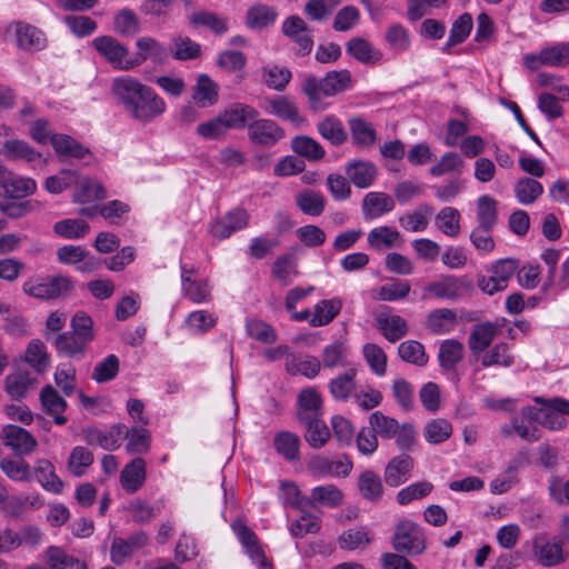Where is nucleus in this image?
I'll return each instance as SVG.
<instances>
[{"label":"nucleus","instance_id":"48","mask_svg":"<svg viewBox=\"0 0 569 569\" xmlns=\"http://www.w3.org/2000/svg\"><path fill=\"white\" fill-rule=\"evenodd\" d=\"M317 128L320 136L333 146H340L347 140V132L342 122L333 116L326 117L318 123Z\"/></svg>","mask_w":569,"mask_h":569},{"label":"nucleus","instance_id":"12","mask_svg":"<svg viewBox=\"0 0 569 569\" xmlns=\"http://www.w3.org/2000/svg\"><path fill=\"white\" fill-rule=\"evenodd\" d=\"M248 223L249 213L247 210L236 208L216 220L210 228V232L217 239H227L236 231L244 229Z\"/></svg>","mask_w":569,"mask_h":569},{"label":"nucleus","instance_id":"11","mask_svg":"<svg viewBox=\"0 0 569 569\" xmlns=\"http://www.w3.org/2000/svg\"><path fill=\"white\" fill-rule=\"evenodd\" d=\"M533 555L543 567H555L566 561L568 553L563 546L556 539L538 537L533 541Z\"/></svg>","mask_w":569,"mask_h":569},{"label":"nucleus","instance_id":"17","mask_svg":"<svg viewBox=\"0 0 569 569\" xmlns=\"http://www.w3.org/2000/svg\"><path fill=\"white\" fill-rule=\"evenodd\" d=\"M298 421L310 420L322 416L321 395L312 387L302 389L298 395Z\"/></svg>","mask_w":569,"mask_h":569},{"label":"nucleus","instance_id":"5","mask_svg":"<svg viewBox=\"0 0 569 569\" xmlns=\"http://www.w3.org/2000/svg\"><path fill=\"white\" fill-rule=\"evenodd\" d=\"M111 89L126 111L133 118L139 119V108L142 102V83L138 79L124 76L113 79Z\"/></svg>","mask_w":569,"mask_h":569},{"label":"nucleus","instance_id":"54","mask_svg":"<svg viewBox=\"0 0 569 569\" xmlns=\"http://www.w3.org/2000/svg\"><path fill=\"white\" fill-rule=\"evenodd\" d=\"M369 425L377 436L383 439H392L399 431V422L381 411H375L369 416Z\"/></svg>","mask_w":569,"mask_h":569},{"label":"nucleus","instance_id":"25","mask_svg":"<svg viewBox=\"0 0 569 569\" xmlns=\"http://www.w3.org/2000/svg\"><path fill=\"white\" fill-rule=\"evenodd\" d=\"M295 202L302 213L310 217H319L326 209L327 199L319 191L305 189L296 193Z\"/></svg>","mask_w":569,"mask_h":569},{"label":"nucleus","instance_id":"28","mask_svg":"<svg viewBox=\"0 0 569 569\" xmlns=\"http://www.w3.org/2000/svg\"><path fill=\"white\" fill-rule=\"evenodd\" d=\"M395 208V201L385 192H369L362 201V212L365 218L373 219L383 213L390 212Z\"/></svg>","mask_w":569,"mask_h":569},{"label":"nucleus","instance_id":"47","mask_svg":"<svg viewBox=\"0 0 569 569\" xmlns=\"http://www.w3.org/2000/svg\"><path fill=\"white\" fill-rule=\"evenodd\" d=\"M48 569H87L84 562L66 553L61 548L51 546L46 550Z\"/></svg>","mask_w":569,"mask_h":569},{"label":"nucleus","instance_id":"3","mask_svg":"<svg viewBox=\"0 0 569 569\" xmlns=\"http://www.w3.org/2000/svg\"><path fill=\"white\" fill-rule=\"evenodd\" d=\"M74 289V281L63 274L29 280L23 283V291L33 298L49 300L68 297Z\"/></svg>","mask_w":569,"mask_h":569},{"label":"nucleus","instance_id":"62","mask_svg":"<svg viewBox=\"0 0 569 569\" xmlns=\"http://www.w3.org/2000/svg\"><path fill=\"white\" fill-rule=\"evenodd\" d=\"M106 196V190L98 180L86 178L80 182L79 190L74 193V201L88 203L104 199Z\"/></svg>","mask_w":569,"mask_h":569},{"label":"nucleus","instance_id":"14","mask_svg":"<svg viewBox=\"0 0 569 569\" xmlns=\"http://www.w3.org/2000/svg\"><path fill=\"white\" fill-rule=\"evenodd\" d=\"M506 319L497 320L496 322H480L476 325L470 332L468 339V347L473 355H479L487 350L496 338L499 327L505 325Z\"/></svg>","mask_w":569,"mask_h":569},{"label":"nucleus","instance_id":"51","mask_svg":"<svg viewBox=\"0 0 569 569\" xmlns=\"http://www.w3.org/2000/svg\"><path fill=\"white\" fill-rule=\"evenodd\" d=\"M262 78L268 88L277 91H283L290 82L292 74L286 67L271 64L262 68Z\"/></svg>","mask_w":569,"mask_h":569},{"label":"nucleus","instance_id":"16","mask_svg":"<svg viewBox=\"0 0 569 569\" xmlns=\"http://www.w3.org/2000/svg\"><path fill=\"white\" fill-rule=\"evenodd\" d=\"M413 460L408 455L393 457L385 468V481L390 487H399L411 477Z\"/></svg>","mask_w":569,"mask_h":569},{"label":"nucleus","instance_id":"37","mask_svg":"<svg viewBox=\"0 0 569 569\" xmlns=\"http://www.w3.org/2000/svg\"><path fill=\"white\" fill-rule=\"evenodd\" d=\"M342 302L340 299L321 300L315 306L313 316L309 322L312 327H322L330 323L340 312Z\"/></svg>","mask_w":569,"mask_h":569},{"label":"nucleus","instance_id":"20","mask_svg":"<svg viewBox=\"0 0 569 569\" xmlns=\"http://www.w3.org/2000/svg\"><path fill=\"white\" fill-rule=\"evenodd\" d=\"M17 46L27 51H40L47 46L43 31L28 23H18L16 27Z\"/></svg>","mask_w":569,"mask_h":569},{"label":"nucleus","instance_id":"23","mask_svg":"<svg viewBox=\"0 0 569 569\" xmlns=\"http://www.w3.org/2000/svg\"><path fill=\"white\" fill-rule=\"evenodd\" d=\"M40 401L43 410L53 417L57 425L62 426L67 422V418L62 415L67 402L52 386L48 385L42 388Z\"/></svg>","mask_w":569,"mask_h":569},{"label":"nucleus","instance_id":"43","mask_svg":"<svg viewBox=\"0 0 569 569\" xmlns=\"http://www.w3.org/2000/svg\"><path fill=\"white\" fill-rule=\"evenodd\" d=\"M38 481L47 491L56 495L61 493L63 489L62 480L56 475L53 465L48 460H39L34 468Z\"/></svg>","mask_w":569,"mask_h":569},{"label":"nucleus","instance_id":"35","mask_svg":"<svg viewBox=\"0 0 569 569\" xmlns=\"http://www.w3.org/2000/svg\"><path fill=\"white\" fill-rule=\"evenodd\" d=\"M377 323L385 338L390 342L400 340L408 332L407 321L398 315L379 316Z\"/></svg>","mask_w":569,"mask_h":569},{"label":"nucleus","instance_id":"1","mask_svg":"<svg viewBox=\"0 0 569 569\" xmlns=\"http://www.w3.org/2000/svg\"><path fill=\"white\" fill-rule=\"evenodd\" d=\"M351 82L348 70L330 71L323 78L307 77L302 83V91L309 101L315 104L323 97H332L346 90Z\"/></svg>","mask_w":569,"mask_h":569},{"label":"nucleus","instance_id":"26","mask_svg":"<svg viewBox=\"0 0 569 569\" xmlns=\"http://www.w3.org/2000/svg\"><path fill=\"white\" fill-rule=\"evenodd\" d=\"M463 345L456 339H447L440 345L438 360L442 370L453 372L457 365L463 359Z\"/></svg>","mask_w":569,"mask_h":569},{"label":"nucleus","instance_id":"40","mask_svg":"<svg viewBox=\"0 0 569 569\" xmlns=\"http://www.w3.org/2000/svg\"><path fill=\"white\" fill-rule=\"evenodd\" d=\"M193 100L202 108L213 106L218 101V86L204 73L197 79Z\"/></svg>","mask_w":569,"mask_h":569},{"label":"nucleus","instance_id":"36","mask_svg":"<svg viewBox=\"0 0 569 569\" xmlns=\"http://www.w3.org/2000/svg\"><path fill=\"white\" fill-rule=\"evenodd\" d=\"M305 428V439L315 449L322 448L330 439V431L321 417L300 422Z\"/></svg>","mask_w":569,"mask_h":569},{"label":"nucleus","instance_id":"30","mask_svg":"<svg viewBox=\"0 0 569 569\" xmlns=\"http://www.w3.org/2000/svg\"><path fill=\"white\" fill-rule=\"evenodd\" d=\"M0 187L3 190V194L12 199H22L32 194L37 189L34 180L17 176H4L0 181Z\"/></svg>","mask_w":569,"mask_h":569},{"label":"nucleus","instance_id":"38","mask_svg":"<svg viewBox=\"0 0 569 569\" xmlns=\"http://www.w3.org/2000/svg\"><path fill=\"white\" fill-rule=\"evenodd\" d=\"M515 357L510 351V346L506 342H499L491 349L483 351L481 366L489 368L493 366L509 368L513 365Z\"/></svg>","mask_w":569,"mask_h":569},{"label":"nucleus","instance_id":"2","mask_svg":"<svg viewBox=\"0 0 569 569\" xmlns=\"http://www.w3.org/2000/svg\"><path fill=\"white\" fill-rule=\"evenodd\" d=\"M43 540L44 533L36 525H24L18 530L6 527L0 530V555L11 553L19 548L36 550Z\"/></svg>","mask_w":569,"mask_h":569},{"label":"nucleus","instance_id":"27","mask_svg":"<svg viewBox=\"0 0 569 569\" xmlns=\"http://www.w3.org/2000/svg\"><path fill=\"white\" fill-rule=\"evenodd\" d=\"M278 12L274 7L263 3L252 4L246 13V24L252 30H260L273 24Z\"/></svg>","mask_w":569,"mask_h":569},{"label":"nucleus","instance_id":"55","mask_svg":"<svg viewBox=\"0 0 569 569\" xmlns=\"http://www.w3.org/2000/svg\"><path fill=\"white\" fill-rule=\"evenodd\" d=\"M542 192V184L532 178H522L515 186L516 198L522 204L535 202Z\"/></svg>","mask_w":569,"mask_h":569},{"label":"nucleus","instance_id":"18","mask_svg":"<svg viewBox=\"0 0 569 569\" xmlns=\"http://www.w3.org/2000/svg\"><path fill=\"white\" fill-rule=\"evenodd\" d=\"M357 375L356 368H349L329 381L328 388L335 400L345 402L353 397L357 391Z\"/></svg>","mask_w":569,"mask_h":569},{"label":"nucleus","instance_id":"52","mask_svg":"<svg viewBox=\"0 0 569 569\" xmlns=\"http://www.w3.org/2000/svg\"><path fill=\"white\" fill-rule=\"evenodd\" d=\"M287 371L291 375H302L309 379L317 377L321 369L320 360L316 357L291 358L286 363Z\"/></svg>","mask_w":569,"mask_h":569},{"label":"nucleus","instance_id":"60","mask_svg":"<svg viewBox=\"0 0 569 569\" xmlns=\"http://www.w3.org/2000/svg\"><path fill=\"white\" fill-rule=\"evenodd\" d=\"M89 224L82 219H64L54 223L53 230L66 239H78L89 232Z\"/></svg>","mask_w":569,"mask_h":569},{"label":"nucleus","instance_id":"34","mask_svg":"<svg viewBox=\"0 0 569 569\" xmlns=\"http://www.w3.org/2000/svg\"><path fill=\"white\" fill-rule=\"evenodd\" d=\"M461 214L453 207L442 208L435 217L436 227L447 237L456 238L461 231Z\"/></svg>","mask_w":569,"mask_h":569},{"label":"nucleus","instance_id":"63","mask_svg":"<svg viewBox=\"0 0 569 569\" xmlns=\"http://www.w3.org/2000/svg\"><path fill=\"white\" fill-rule=\"evenodd\" d=\"M92 452L82 446H77L70 453L68 469L76 477H81L86 473V470L92 465Z\"/></svg>","mask_w":569,"mask_h":569},{"label":"nucleus","instance_id":"15","mask_svg":"<svg viewBox=\"0 0 569 569\" xmlns=\"http://www.w3.org/2000/svg\"><path fill=\"white\" fill-rule=\"evenodd\" d=\"M220 118L226 129H243L249 127L251 120L259 117V111L246 103H233L221 112Z\"/></svg>","mask_w":569,"mask_h":569},{"label":"nucleus","instance_id":"46","mask_svg":"<svg viewBox=\"0 0 569 569\" xmlns=\"http://www.w3.org/2000/svg\"><path fill=\"white\" fill-rule=\"evenodd\" d=\"M1 471L12 481L30 482L32 468L23 459L3 458L0 460Z\"/></svg>","mask_w":569,"mask_h":569},{"label":"nucleus","instance_id":"39","mask_svg":"<svg viewBox=\"0 0 569 569\" xmlns=\"http://www.w3.org/2000/svg\"><path fill=\"white\" fill-rule=\"evenodd\" d=\"M352 142L360 148H370L376 142V130L372 124L361 118L349 120Z\"/></svg>","mask_w":569,"mask_h":569},{"label":"nucleus","instance_id":"32","mask_svg":"<svg viewBox=\"0 0 569 569\" xmlns=\"http://www.w3.org/2000/svg\"><path fill=\"white\" fill-rule=\"evenodd\" d=\"M369 247L381 250L399 246L402 238L399 231L387 226L373 228L367 236Z\"/></svg>","mask_w":569,"mask_h":569},{"label":"nucleus","instance_id":"22","mask_svg":"<svg viewBox=\"0 0 569 569\" xmlns=\"http://www.w3.org/2000/svg\"><path fill=\"white\" fill-rule=\"evenodd\" d=\"M343 502V492L332 483L317 486L306 499V505L316 507L318 505L337 508Z\"/></svg>","mask_w":569,"mask_h":569},{"label":"nucleus","instance_id":"58","mask_svg":"<svg viewBox=\"0 0 569 569\" xmlns=\"http://www.w3.org/2000/svg\"><path fill=\"white\" fill-rule=\"evenodd\" d=\"M399 357L411 365L423 367L428 362L425 347L416 340H407L398 347Z\"/></svg>","mask_w":569,"mask_h":569},{"label":"nucleus","instance_id":"49","mask_svg":"<svg viewBox=\"0 0 569 569\" xmlns=\"http://www.w3.org/2000/svg\"><path fill=\"white\" fill-rule=\"evenodd\" d=\"M348 348L342 341H335L323 348L321 353V367L333 369L348 365Z\"/></svg>","mask_w":569,"mask_h":569},{"label":"nucleus","instance_id":"41","mask_svg":"<svg viewBox=\"0 0 569 569\" xmlns=\"http://www.w3.org/2000/svg\"><path fill=\"white\" fill-rule=\"evenodd\" d=\"M121 488L127 493L137 492L142 486V458L137 457L126 465L120 473Z\"/></svg>","mask_w":569,"mask_h":569},{"label":"nucleus","instance_id":"8","mask_svg":"<svg viewBox=\"0 0 569 569\" xmlns=\"http://www.w3.org/2000/svg\"><path fill=\"white\" fill-rule=\"evenodd\" d=\"M533 401L543 406L540 426L549 430H561L567 427L566 416H569V400L561 397L550 399L535 397Z\"/></svg>","mask_w":569,"mask_h":569},{"label":"nucleus","instance_id":"42","mask_svg":"<svg viewBox=\"0 0 569 569\" xmlns=\"http://www.w3.org/2000/svg\"><path fill=\"white\" fill-rule=\"evenodd\" d=\"M276 451L288 461L299 459L300 439L290 431L278 432L273 438Z\"/></svg>","mask_w":569,"mask_h":569},{"label":"nucleus","instance_id":"24","mask_svg":"<svg viewBox=\"0 0 569 569\" xmlns=\"http://www.w3.org/2000/svg\"><path fill=\"white\" fill-rule=\"evenodd\" d=\"M266 110L268 113L273 114L281 120L290 121L296 124L303 121L296 102L287 96H278L269 99L268 108Z\"/></svg>","mask_w":569,"mask_h":569},{"label":"nucleus","instance_id":"59","mask_svg":"<svg viewBox=\"0 0 569 569\" xmlns=\"http://www.w3.org/2000/svg\"><path fill=\"white\" fill-rule=\"evenodd\" d=\"M432 212V208L428 204L420 206L415 210L399 219L400 226L410 232H420L427 229L428 218L427 214Z\"/></svg>","mask_w":569,"mask_h":569},{"label":"nucleus","instance_id":"44","mask_svg":"<svg viewBox=\"0 0 569 569\" xmlns=\"http://www.w3.org/2000/svg\"><path fill=\"white\" fill-rule=\"evenodd\" d=\"M457 318L455 311L442 308L432 311L427 319V326L436 335H445L455 329Z\"/></svg>","mask_w":569,"mask_h":569},{"label":"nucleus","instance_id":"13","mask_svg":"<svg viewBox=\"0 0 569 569\" xmlns=\"http://www.w3.org/2000/svg\"><path fill=\"white\" fill-rule=\"evenodd\" d=\"M1 439L3 445L18 456L31 453L37 446L34 437L26 429L16 425L6 426L2 429Z\"/></svg>","mask_w":569,"mask_h":569},{"label":"nucleus","instance_id":"61","mask_svg":"<svg viewBox=\"0 0 569 569\" xmlns=\"http://www.w3.org/2000/svg\"><path fill=\"white\" fill-rule=\"evenodd\" d=\"M386 41L396 53H402L410 48V33L399 23L391 24L386 31Z\"/></svg>","mask_w":569,"mask_h":569},{"label":"nucleus","instance_id":"45","mask_svg":"<svg viewBox=\"0 0 569 569\" xmlns=\"http://www.w3.org/2000/svg\"><path fill=\"white\" fill-rule=\"evenodd\" d=\"M52 342L56 346L57 351L67 357L81 355L88 347V343L82 339H79V337L72 331L56 335Z\"/></svg>","mask_w":569,"mask_h":569},{"label":"nucleus","instance_id":"21","mask_svg":"<svg viewBox=\"0 0 569 569\" xmlns=\"http://www.w3.org/2000/svg\"><path fill=\"white\" fill-rule=\"evenodd\" d=\"M346 51L353 59L363 64H375L382 59V52L361 37L351 38L346 43Z\"/></svg>","mask_w":569,"mask_h":569},{"label":"nucleus","instance_id":"33","mask_svg":"<svg viewBox=\"0 0 569 569\" xmlns=\"http://www.w3.org/2000/svg\"><path fill=\"white\" fill-rule=\"evenodd\" d=\"M358 489L362 498L368 501H379L383 495L381 478L372 470H365L358 478Z\"/></svg>","mask_w":569,"mask_h":569},{"label":"nucleus","instance_id":"57","mask_svg":"<svg viewBox=\"0 0 569 569\" xmlns=\"http://www.w3.org/2000/svg\"><path fill=\"white\" fill-rule=\"evenodd\" d=\"M3 154L12 160L34 161L41 157L33 148L22 140H8L3 144Z\"/></svg>","mask_w":569,"mask_h":569},{"label":"nucleus","instance_id":"6","mask_svg":"<svg viewBox=\"0 0 569 569\" xmlns=\"http://www.w3.org/2000/svg\"><path fill=\"white\" fill-rule=\"evenodd\" d=\"M393 548L398 552L420 555L426 549L425 536L421 528L410 521H401L395 532Z\"/></svg>","mask_w":569,"mask_h":569},{"label":"nucleus","instance_id":"31","mask_svg":"<svg viewBox=\"0 0 569 569\" xmlns=\"http://www.w3.org/2000/svg\"><path fill=\"white\" fill-rule=\"evenodd\" d=\"M477 226L492 229L498 222V202L489 194H482L476 202Z\"/></svg>","mask_w":569,"mask_h":569},{"label":"nucleus","instance_id":"53","mask_svg":"<svg viewBox=\"0 0 569 569\" xmlns=\"http://www.w3.org/2000/svg\"><path fill=\"white\" fill-rule=\"evenodd\" d=\"M33 383L28 372L19 370L6 377V391L12 399H21Z\"/></svg>","mask_w":569,"mask_h":569},{"label":"nucleus","instance_id":"19","mask_svg":"<svg viewBox=\"0 0 569 569\" xmlns=\"http://www.w3.org/2000/svg\"><path fill=\"white\" fill-rule=\"evenodd\" d=\"M141 547L142 536L139 533L131 535L128 538L114 537L110 547L111 561L117 566L123 565Z\"/></svg>","mask_w":569,"mask_h":569},{"label":"nucleus","instance_id":"64","mask_svg":"<svg viewBox=\"0 0 569 569\" xmlns=\"http://www.w3.org/2000/svg\"><path fill=\"white\" fill-rule=\"evenodd\" d=\"M116 32L122 37H132L140 30L138 17L129 9L120 10L113 21Z\"/></svg>","mask_w":569,"mask_h":569},{"label":"nucleus","instance_id":"29","mask_svg":"<svg viewBox=\"0 0 569 569\" xmlns=\"http://www.w3.org/2000/svg\"><path fill=\"white\" fill-rule=\"evenodd\" d=\"M346 173L358 188L370 187L378 173L377 167L369 161H353L347 166Z\"/></svg>","mask_w":569,"mask_h":569},{"label":"nucleus","instance_id":"7","mask_svg":"<svg viewBox=\"0 0 569 569\" xmlns=\"http://www.w3.org/2000/svg\"><path fill=\"white\" fill-rule=\"evenodd\" d=\"M352 467L353 465L351 460L346 456H338L336 458L315 456L307 463L308 470L317 479L327 477H348Z\"/></svg>","mask_w":569,"mask_h":569},{"label":"nucleus","instance_id":"10","mask_svg":"<svg viewBox=\"0 0 569 569\" xmlns=\"http://www.w3.org/2000/svg\"><path fill=\"white\" fill-rule=\"evenodd\" d=\"M284 137V131L271 119L254 118L248 127V138L257 146L272 147Z\"/></svg>","mask_w":569,"mask_h":569},{"label":"nucleus","instance_id":"9","mask_svg":"<svg viewBox=\"0 0 569 569\" xmlns=\"http://www.w3.org/2000/svg\"><path fill=\"white\" fill-rule=\"evenodd\" d=\"M472 284L465 277L447 276L438 281L430 282L425 288L423 299L431 295L438 299L457 300L470 291Z\"/></svg>","mask_w":569,"mask_h":569},{"label":"nucleus","instance_id":"50","mask_svg":"<svg viewBox=\"0 0 569 569\" xmlns=\"http://www.w3.org/2000/svg\"><path fill=\"white\" fill-rule=\"evenodd\" d=\"M50 142L56 152L60 156L81 159L89 153L87 148L67 134H52Z\"/></svg>","mask_w":569,"mask_h":569},{"label":"nucleus","instance_id":"56","mask_svg":"<svg viewBox=\"0 0 569 569\" xmlns=\"http://www.w3.org/2000/svg\"><path fill=\"white\" fill-rule=\"evenodd\" d=\"M293 151L309 160L317 161L325 157L326 151L318 141L307 136H299L292 140Z\"/></svg>","mask_w":569,"mask_h":569},{"label":"nucleus","instance_id":"4","mask_svg":"<svg viewBox=\"0 0 569 569\" xmlns=\"http://www.w3.org/2000/svg\"><path fill=\"white\" fill-rule=\"evenodd\" d=\"M97 52L118 70H131L139 66V59H128L129 50L111 36H100L92 40Z\"/></svg>","mask_w":569,"mask_h":569}]
</instances>
